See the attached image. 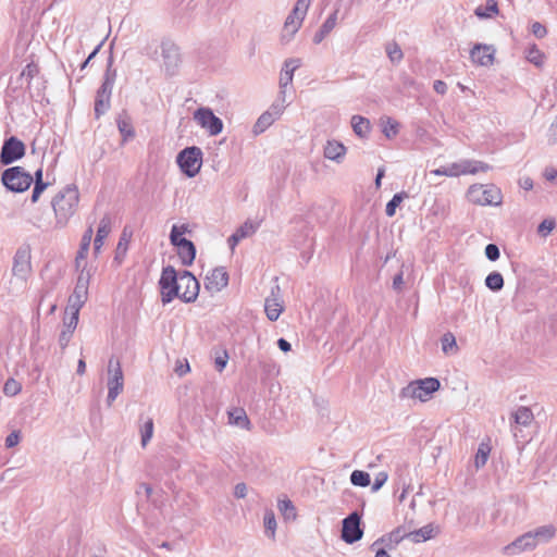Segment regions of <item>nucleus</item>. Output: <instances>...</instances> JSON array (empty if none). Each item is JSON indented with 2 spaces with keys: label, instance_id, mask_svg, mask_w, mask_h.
<instances>
[{
  "label": "nucleus",
  "instance_id": "1",
  "mask_svg": "<svg viewBox=\"0 0 557 557\" xmlns=\"http://www.w3.org/2000/svg\"><path fill=\"white\" fill-rule=\"evenodd\" d=\"M79 201V193L76 186L69 185L60 190L52 200L55 215V225L64 227L76 212Z\"/></svg>",
  "mask_w": 557,
  "mask_h": 557
},
{
  "label": "nucleus",
  "instance_id": "2",
  "mask_svg": "<svg viewBox=\"0 0 557 557\" xmlns=\"http://www.w3.org/2000/svg\"><path fill=\"white\" fill-rule=\"evenodd\" d=\"M441 387V383L436 377H425L411 381L400 391L403 399H418L425 403L432 398V395Z\"/></svg>",
  "mask_w": 557,
  "mask_h": 557
},
{
  "label": "nucleus",
  "instance_id": "3",
  "mask_svg": "<svg viewBox=\"0 0 557 557\" xmlns=\"http://www.w3.org/2000/svg\"><path fill=\"white\" fill-rule=\"evenodd\" d=\"M467 198L478 206H500L503 194L494 184H473L468 188Z\"/></svg>",
  "mask_w": 557,
  "mask_h": 557
},
{
  "label": "nucleus",
  "instance_id": "4",
  "mask_svg": "<svg viewBox=\"0 0 557 557\" xmlns=\"http://www.w3.org/2000/svg\"><path fill=\"white\" fill-rule=\"evenodd\" d=\"M111 66L112 63L110 62L106 70L103 82L97 91L95 100V114L97 117L106 113L110 108L112 89L116 78V71Z\"/></svg>",
  "mask_w": 557,
  "mask_h": 557
},
{
  "label": "nucleus",
  "instance_id": "5",
  "mask_svg": "<svg viewBox=\"0 0 557 557\" xmlns=\"http://www.w3.org/2000/svg\"><path fill=\"white\" fill-rule=\"evenodd\" d=\"M111 66L112 63L110 62L106 70L103 82L97 91L95 100V114L97 117L106 113L110 108L112 89L116 78V71Z\"/></svg>",
  "mask_w": 557,
  "mask_h": 557
},
{
  "label": "nucleus",
  "instance_id": "6",
  "mask_svg": "<svg viewBox=\"0 0 557 557\" xmlns=\"http://www.w3.org/2000/svg\"><path fill=\"white\" fill-rule=\"evenodd\" d=\"M111 66L112 63L110 62L106 70L103 82L97 91L95 100V114L97 117L106 113L110 108L112 89L116 78V71Z\"/></svg>",
  "mask_w": 557,
  "mask_h": 557
},
{
  "label": "nucleus",
  "instance_id": "7",
  "mask_svg": "<svg viewBox=\"0 0 557 557\" xmlns=\"http://www.w3.org/2000/svg\"><path fill=\"white\" fill-rule=\"evenodd\" d=\"M108 396L107 404L111 406L124 388V374L119 359L111 357L108 361Z\"/></svg>",
  "mask_w": 557,
  "mask_h": 557
},
{
  "label": "nucleus",
  "instance_id": "8",
  "mask_svg": "<svg viewBox=\"0 0 557 557\" xmlns=\"http://www.w3.org/2000/svg\"><path fill=\"white\" fill-rule=\"evenodd\" d=\"M202 156L199 147H187L177 154L176 162L186 176L195 177L200 172Z\"/></svg>",
  "mask_w": 557,
  "mask_h": 557
},
{
  "label": "nucleus",
  "instance_id": "9",
  "mask_svg": "<svg viewBox=\"0 0 557 557\" xmlns=\"http://www.w3.org/2000/svg\"><path fill=\"white\" fill-rule=\"evenodd\" d=\"M1 181L9 190L22 193L29 188L34 178L23 168L13 166L3 171Z\"/></svg>",
  "mask_w": 557,
  "mask_h": 557
},
{
  "label": "nucleus",
  "instance_id": "10",
  "mask_svg": "<svg viewBox=\"0 0 557 557\" xmlns=\"http://www.w3.org/2000/svg\"><path fill=\"white\" fill-rule=\"evenodd\" d=\"M89 272L81 271L73 294L69 297L65 313L79 315V310L88 298Z\"/></svg>",
  "mask_w": 557,
  "mask_h": 557
},
{
  "label": "nucleus",
  "instance_id": "11",
  "mask_svg": "<svg viewBox=\"0 0 557 557\" xmlns=\"http://www.w3.org/2000/svg\"><path fill=\"white\" fill-rule=\"evenodd\" d=\"M181 273H176L175 269L168 265L162 270L160 277L161 298L164 305L171 302L177 296V284Z\"/></svg>",
  "mask_w": 557,
  "mask_h": 557
},
{
  "label": "nucleus",
  "instance_id": "12",
  "mask_svg": "<svg viewBox=\"0 0 557 557\" xmlns=\"http://www.w3.org/2000/svg\"><path fill=\"white\" fill-rule=\"evenodd\" d=\"M195 122L210 136H216L223 131V122L220 117L214 115L210 108L202 107L194 112Z\"/></svg>",
  "mask_w": 557,
  "mask_h": 557
},
{
  "label": "nucleus",
  "instance_id": "13",
  "mask_svg": "<svg viewBox=\"0 0 557 557\" xmlns=\"http://www.w3.org/2000/svg\"><path fill=\"white\" fill-rule=\"evenodd\" d=\"M199 294V283L196 277L188 271L181 272V277L177 284V298L185 302L196 300Z\"/></svg>",
  "mask_w": 557,
  "mask_h": 557
},
{
  "label": "nucleus",
  "instance_id": "14",
  "mask_svg": "<svg viewBox=\"0 0 557 557\" xmlns=\"http://www.w3.org/2000/svg\"><path fill=\"white\" fill-rule=\"evenodd\" d=\"M25 154V145L18 138L12 136L4 140L0 152V162L11 164Z\"/></svg>",
  "mask_w": 557,
  "mask_h": 557
},
{
  "label": "nucleus",
  "instance_id": "15",
  "mask_svg": "<svg viewBox=\"0 0 557 557\" xmlns=\"http://www.w3.org/2000/svg\"><path fill=\"white\" fill-rule=\"evenodd\" d=\"M361 518L358 512H351L343 520L342 539L347 544H352L363 536V530L360 527Z\"/></svg>",
  "mask_w": 557,
  "mask_h": 557
},
{
  "label": "nucleus",
  "instance_id": "16",
  "mask_svg": "<svg viewBox=\"0 0 557 557\" xmlns=\"http://www.w3.org/2000/svg\"><path fill=\"white\" fill-rule=\"evenodd\" d=\"M450 177L465 174H476L478 172H487L491 166L487 163L478 160H460L449 164Z\"/></svg>",
  "mask_w": 557,
  "mask_h": 557
},
{
  "label": "nucleus",
  "instance_id": "17",
  "mask_svg": "<svg viewBox=\"0 0 557 557\" xmlns=\"http://www.w3.org/2000/svg\"><path fill=\"white\" fill-rule=\"evenodd\" d=\"M32 271L30 252L27 248H20L14 256L12 272L20 280L25 281Z\"/></svg>",
  "mask_w": 557,
  "mask_h": 557
},
{
  "label": "nucleus",
  "instance_id": "18",
  "mask_svg": "<svg viewBox=\"0 0 557 557\" xmlns=\"http://www.w3.org/2000/svg\"><path fill=\"white\" fill-rule=\"evenodd\" d=\"M304 20V15L295 13V11L292 10V12L287 15L281 32L280 40L283 45H287L293 40L294 36L301 27Z\"/></svg>",
  "mask_w": 557,
  "mask_h": 557
},
{
  "label": "nucleus",
  "instance_id": "19",
  "mask_svg": "<svg viewBox=\"0 0 557 557\" xmlns=\"http://www.w3.org/2000/svg\"><path fill=\"white\" fill-rule=\"evenodd\" d=\"M495 52L492 45L476 44L470 51V58L476 65L490 66L494 62Z\"/></svg>",
  "mask_w": 557,
  "mask_h": 557
},
{
  "label": "nucleus",
  "instance_id": "20",
  "mask_svg": "<svg viewBox=\"0 0 557 557\" xmlns=\"http://www.w3.org/2000/svg\"><path fill=\"white\" fill-rule=\"evenodd\" d=\"M228 283V274L223 267L213 269L205 278V287L210 292H220Z\"/></svg>",
  "mask_w": 557,
  "mask_h": 557
},
{
  "label": "nucleus",
  "instance_id": "21",
  "mask_svg": "<svg viewBox=\"0 0 557 557\" xmlns=\"http://www.w3.org/2000/svg\"><path fill=\"white\" fill-rule=\"evenodd\" d=\"M264 311L270 321H276L283 311V301L280 298V287L272 288L271 295L265 298Z\"/></svg>",
  "mask_w": 557,
  "mask_h": 557
},
{
  "label": "nucleus",
  "instance_id": "22",
  "mask_svg": "<svg viewBox=\"0 0 557 557\" xmlns=\"http://www.w3.org/2000/svg\"><path fill=\"white\" fill-rule=\"evenodd\" d=\"M346 152V146L336 139H329L323 147L324 158L336 163L344 161Z\"/></svg>",
  "mask_w": 557,
  "mask_h": 557
},
{
  "label": "nucleus",
  "instance_id": "23",
  "mask_svg": "<svg viewBox=\"0 0 557 557\" xmlns=\"http://www.w3.org/2000/svg\"><path fill=\"white\" fill-rule=\"evenodd\" d=\"M79 315L75 313H65V317L63 319V330L60 333L59 336V344L62 349L67 347L74 331L77 327Z\"/></svg>",
  "mask_w": 557,
  "mask_h": 557
},
{
  "label": "nucleus",
  "instance_id": "24",
  "mask_svg": "<svg viewBox=\"0 0 557 557\" xmlns=\"http://www.w3.org/2000/svg\"><path fill=\"white\" fill-rule=\"evenodd\" d=\"M536 547L533 537L530 532H527L519 537H517L512 543L505 547V552L507 554H520L523 552L533 550Z\"/></svg>",
  "mask_w": 557,
  "mask_h": 557
},
{
  "label": "nucleus",
  "instance_id": "25",
  "mask_svg": "<svg viewBox=\"0 0 557 557\" xmlns=\"http://www.w3.org/2000/svg\"><path fill=\"white\" fill-rule=\"evenodd\" d=\"M300 66L299 59H287L284 62V66L282 69L280 75V94L285 95V89L293 82L294 72Z\"/></svg>",
  "mask_w": 557,
  "mask_h": 557
},
{
  "label": "nucleus",
  "instance_id": "26",
  "mask_svg": "<svg viewBox=\"0 0 557 557\" xmlns=\"http://www.w3.org/2000/svg\"><path fill=\"white\" fill-rule=\"evenodd\" d=\"M111 228H112V218L110 214H104L99 222L96 238L94 240V251L96 255L100 252V250L104 244V239L110 234Z\"/></svg>",
  "mask_w": 557,
  "mask_h": 557
},
{
  "label": "nucleus",
  "instance_id": "27",
  "mask_svg": "<svg viewBox=\"0 0 557 557\" xmlns=\"http://www.w3.org/2000/svg\"><path fill=\"white\" fill-rule=\"evenodd\" d=\"M337 14L338 9L334 10L333 13H331L327 18L323 22L319 30L315 32L313 35L312 41L315 45L321 44L324 38L336 27L337 25Z\"/></svg>",
  "mask_w": 557,
  "mask_h": 557
},
{
  "label": "nucleus",
  "instance_id": "28",
  "mask_svg": "<svg viewBox=\"0 0 557 557\" xmlns=\"http://www.w3.org/2000/svg\"><path fill=\"white\" fill-rule=\"evenodd\" d=\"M533 537L535 545L549 543L556 535V527L554 524H545L529 531Z\"/></svg>",
  "mask_w": 557,
  "mask_h": 557
},
{
  "label": "nucleus",
  "instance_id": "29",
  "mask_svg": "<svg viewBox=\"0 0 557 557\" xmlns=\"http://www.w3.org/2000/svg\"><path fill=\"white\" fill-rule=\"evenodd\" d=\"M177 248V255L184 265L193 264L196 257V247L190 240H180Z\"/></svg>",
  "mask_w": 557,
  "mask_h": 557
},
{
  "label": "nucleus",
  "instance_id": "30",
  "mask_svg": "<svg viewBox=\"0 0 557 557\" xmlns=\"http://www.w3.org/2000/svg\"><path fill=\"white\" fill-rule=\"evenodd\" d=\"M499 14L497 0H486L485 4L475 8L474 15L480 20H491Z\"/></svg>",
  "mask_w": 557,
  "mask_h": 557
},
{
  "label": "nucleus",
  "instance_id": "31",
  "mask_svg": "<svg viewBox=\"0 0 557 557\" xmlns=\"http://www.w3.org/2000/svg\"><path fill=\"white\" fill-rule=\"evenodd\" d=\"M438 533H440L438 525H436L434 523H429L413 532H410L408 534V536L413 542H422V541H428V540L435 537Z\"/></svg>",
  "mask_w": 557,
  "mask_h": 557
},
{
  "label": "nucleus",
  "instance_id": "32",
  "mask_svg": "<svg viewBox=\"0 0 557 557\" xmlns=\"http://www.w3.org/2000/svg\"><path fill=\"white\" fill-rule=\"evenodd\" d=\"M228 423L244 430H250V421L243 408H233L228 411Z\"/></svg>",
  "mask_w": 557,
  "mask_h": 557
},
{
  "label": "nucleus",
  "instance_id": "33",
  "mask_svg": "<svg viewBox=\"0 0 557 557\" xmlns=\"http://www.w3.org/2000/svg\"><path fill=\"white\" fill-rule=\"evenodd\" d=\"M92 234H94L92 225H89L82 236L81 247H79V250H78L76 259H75L77 268L81 267L82 261H84L87 257L89 246H90V243L92 239Z\"/></svg>",
  "mask_w": 557,
  "mask_h": 557
},
{
  "label": "nucleus",
  "instance_id": "34",
  "mask_svg": "<svg viewBox=\"0 0 557 557\" xmlns=\"http://www.w3.org/2000/svg\"><path fill=\"white\" fill-rule=\"evenodd\" d=\"M351 127L354 133L360 138H367L371 132L370 121L361 115H352Z\"/></svg>",
  "mask_w": 557,
  "mask_h": 557
},
{
  "label": "nucleus",
  "instance_id": "35",
  "mask_svg": "<svg viewBox=\"0 0 557 557\" xmlns=\"http://www.w3.org/2000/svg\"><path fill=\"white\" fill-rule=\"evenodd\" d=\"M116 124L119 132L122 135L123 141H127L135 137V131L129 116L126 114L120 115L116 120Z\"/></svg>",
  "mask_w": 557,
  "mask_h": 557
},
{
  "label": "nucleus",
  "instance_id": "36",
  "mask_svg": "<svg viewBox=\"0 0 557 557\" xmlns=\"http://www.w3.org/2000/svg\"><path fill=\"white\" fill-rule=\"evenodd\" d=\"M512 419L517 425L529 426L533 422L534 416L529 407L521 406L512 413Z\"/></svg>",
  "mask_w": 557,
  "mask_h": 557
},
{
  "label": "nucleus",
  "instance_id": "37",
  "mask_svg": "<svg viewBox=\"0 0 557 557\" xmlns=\"http://www.w3.org/2000/svg\"><path fill=\"white\" fill-rule=\"evenodd\" d=\"M441 347L446 356L456 355L458 352V345L455 335L450 332L445 333L441 338Z\"/></svg>",
  "mask_w": 557,
  "mask_h": 557
},
{
  "label": "nucleus",
  "instance_id": "38",
  "mask_svg": "<svg viewBox=\"0 0 557 557\" xmlns=\"http://www.w3.org/2000/svg\"><path fill=\"white\" fill-rule=\"evenodd\" d=\"M132 232H129L126 227L123 230L117 246H116V252H115V260H119V262L122 261L124 256L126 255V251L128 249V244L131 242Z\"/></svg>",
  "mask_w": 557,
  "mask_h": 557
},
{
  "label": "nucleus",
  "instance_id": "39",
  "mask_svg": "<svg viewBox=\"0 0 557 557\" xmlns=\"http://www.w3.org/2000/svg\"><path fill=\"white\" fill-rule=\"evenodd\" d=\"M162 57L164 60V64L168 70L174 69L178 62V52L174 46H163L162 47Z\"/></svg>",
  "mask_w": 557,
  "mask_h": 557
},
{
  "label": "nucleus",
  "instance_id": "40",
  "mask_svg": "<svg viewBox=\"0 0 557 557\" xmlns=\"http://www.w3.org/2000/svg\"><path fill=\"white\" fill-rule=\"evenodd\" d=\"M491 447L487 443H481L474 457V466L476 469L482 468L487 462Z\"/></svg>",
  "mask_w": 557,
  "mask_h": 557
},
{
  "label": "nucleus",
  "instance_id": "41",
  "mask_svg": "<svg viewBox=\"0 0 557 557\" xmlns=\"http://www.w3.org/2000/svg\"><path fill=\"white\" fill-rule=\"evenodd\" d=\"M263 524H264L265 534L269 537L274 539L275 531H276V519H275V515H274L273 510H271V509L265 510L264 517H263Z\"/></svg>",
  "mask_w": 557,
  "mask_h": 557
},
{
  "label": "nucleus",
  "instance_id": "42",
  "mask_svg": "<svg viewBox=\"0 0 557 557\" xmlns=\"http://www.w3.org/2000/svg\"><path fill=\"white\" fill-rule=\"evenodd\" d=\"M276 120L270 113H262L253 125V133L259 135L268 129Z\"/></svg>",
  "mask_w": 557,
  "mask_h": 557
},
{
  "label": "nucleus",
  "instance_id": "43",
  "mask_svg": "<svg viewBox=\"0 0 557 557\" xmlns=\"http://www.w3.org/2000/svg\"><path fill=\"white\" fill-rule=\"evenodd\" d=\"M189 232L187 224L182 225H173L171 233H170V242L173 246L178 247L180 244H177L180 240H187L183 235L185 233Z\"/></svg>",
  "mask_w": 557,
  "mask_h": 557
},
{
  "label": "nucleus",
  "instance_id": "44",
  "mask_svg": "<svg viewBox=\"0 0 557 557\" xmlns=\"http://www.w3.org/2000/svg\"><path fill=\"white\" fill-rule=\"evenodd\" d=\"M485 285L493 292H498L504 287V278L499 272H492L485 278Z\"/></svg>",
  "mask_w": 557,
  "mask_h": 557
},
{
  "label": "nucleus",
  "instance_id": "45",
  "mask_svg": "<svg viewBox=\"0 0 557 557\" xmlns=\"http://www.w3.org/2000/svg\"><path fill=\"white\" fill-rule=\"evenodd\" d=\"M350 482L355 486L366 487L371 483L370 474L362 470H355L350 474Z\"/></svg>",
  "mask_w": 557,
  "mask_h": 557
},
{
  "label": "nucleus",
  "instance_id": "46",
  "mask_svg": "<svg viewBox=\"0 0 557 557\" xmlns=\"http://www.w3.org/2000/svg\"><path fill=\"white\" fill-rule=\"evenodd\" d=\"M277 507L280 512L286 519H295L296 518V508L289 499H278Z\"/></svg>",
  "mask_w": 557,
  "mask_h": 557
},
{
  "label": "nucleus",
  "instance_id": "47",
  "mask_svg": "<svg viewBox=\"0 0 557 557\" xmlns=\"http://www.w3.org/2000/svg\"><path fill=\"white\" fill-rule=\"evenodd\" d=\"M259 224L253 223L251 221H246L244 224H242L234 233L240 238L244 239L246 237L251 236L256 233Z\"/></svg>",
  "mask_w": 557,
  "mask_h": 557
},
{
  "label": "nucleus",
  "instance_id": "48",
  "mask_svg": "<svg viewBox=\"0 0 557 557\" xmlns=\"http://www.w3.org/2000/svg\"><path fill=\"white\" fill-rule=\"evenodd\" d=\"M407 197L406 193H398L393 196V198L386 205V215L393 216L396 212V208L401 203V201Z\"/></svg>",
  "mask_w": 557,
  "mask_h": 557
},
{
  "label": "nucleus",
  "instance_id": "49",
  "mask_svg": "<svg viewBox=\"0 0 557 557\" xmlns=\"http://www.w3.org/2000/svg\"><path fill=\"white\" fill-rule=\"evenodd\" d=\"M285 108V95L280 94V100L274 102L265 112L270 113L274 120H277L283 114Z\"/></svg>",
  "mask_w": 557,
  "mask_h": 557
},
{
  "label": "nucleus",
  "instance_id": "50",
  "mask_svg": "<svg viewBox=\"0 0 557 557\" xmlns=\"http://www.w3.org/2000/svg\"><path fill=\"white\" fill-rule=\"evenodd\" d=\"M386 53H387L388 59L393 63H399L404 57L400 47L395 42L388 44L386 46Z\"/></svg>",
  "mask_w": 557,
  "mask_h": 557
},
{
  "label": "nucleus",
  "instance_id": "51",
  "mask_svg": "<svg viewBox=\"0 0 557 557\" xmlns=\"http://www.w3.org/2000/svg\"><path fill=\"white\" fill-rule=\"evenodd\" d=\"M140 433H141V445L143 447H145L148 442L151 440L152 435H153V421L152 419H148L141 430H140Z\"/></svg>",
  "mask_w": 557,
  "mask_h": 557
},
{
  "label": "nucleus",
  "instance_id": "52",
  "mask_svg": "<svg viewBox=\"0 0 557 557\" xmlns=\"http://www.w3.org/2000/svg\"><path fill=\"white\" fill-rule=\"evenodd\" d=\"M21 389H22V385L14 379L7 380V382L4 383V386H3V393L7 396H11V397L17 395L21 392Z\"/></svg>",
  "mask_w": 557,
  "mask_h": 557
},
{
  "label": "nucleus",
  "instance_id": "53",
  "mask_svg": "<svg viewBox=\"0 0 557 557\" xmlns=\"http://www.w3.org/2000/svg\"><path fill=\"white\" fill-rule=\"evenodd\" d=\"M555 226H556L555 220L545 219L537 226V233L542 237H547L550 234V232L555 228Z\"/></svg>",
  "mask_w": 557,
  "mask_h": 557
},
{
  "label": "nucleus",
  "instance_id": "54",
  "mask_svg": "<svg viewBox=\"0 0 557 557\" xmlns=\"http://www.w3.org/2000/svg\"><path fill=\"white\" fill-rule=\"evenodd\" d=\"M383 133L387 138H392L398 133V123L393 119H387L383 124Z\"/></svg>",
  "mask_w": 557,
  "mask_h": 557
},
{
  "label": "nucleus",
  "instance_id": "55",
  "mask_svg": "<svg viewBox=\"0 0 557 557\" xmlns=\"http://www.w3.org/2000/svg\"><path fill=\"white\" fill-rule=\"evenodd\" d=\"M227 361H228V355H227L226 350L218 352L215 358H214L215 369L219 372H222L225 369V367L227 364Z\"/></svg>",
  "mask_w": 557,
  "mask_h": 557
},
{
  "label": "nucleus",
  "instance_id": "56",
  "mask_svg": "<svg viewBox=\"0 0 557 557\" xmlns=\"http://www.w3.org/2000/svg\"><path fill=\"white\" fill-rule=\"evenodd\" d=\"M312 0H297L294 7L295 13H299L306 17L308 9L311 5Z\"/></svg>",
  "mask_w": 557,
  "mask_h": 557
},
{
  "label": "nucleus",
  "instance_id": "57",
  "mask_svg": "<svg viewBox=\"0 0 557 557\" xmlns=\"http://www.w3.org/2000/svg\"><path fill=\"white\" fill-rule=\"evenodd\" d=\"M528 60L535 65H541L543 63V55L539 49L533 47L529 50Z\"/></svg>",
  "mask_w": 557,
  "mask_h": 557
},
{
  "label": "nucleus",
  "instance_id": "58",
  "mask_svg": "<svg viewBox=\"0 0 557 557\" xmlns=\"http://www.w3.org/2000/svg\"><path fill=\"white\" fill-rule=\"evenodd\" d=\"M47 186L48 184L44 183V181L35 182V186L32 193L33 202H36L39 199L41 193L47 188Z\"/></svg>",
  "mask_w": 557,
  "mask_h": 557
},
{
  "label": "nucleus",
  "instance_id": "59",
  "mask_svg": "<svg viewBox=\"0 0 557 557\" xmlns=\"http://www.w3.org/2000/svg\"><path fill=\"white\" fill-rule=\"evenodd\" d=\"M485 256L491 261L497 260L499 258V248L495 244H488L485 247Z\"/></svg>",
  "mask_w": 557,
  "mask_h": 557
},
{
  "label": "nucleus",
  "instance_id": "60",
  "mask_svg": "<svg viewBox=\"0 0 557 557\" xmlns=\"http://www.w3.org/2000/svg\"><path fill=\"white\" fill-rule=\"evenodd\" d=\"M387 481V474L385 472H380L374 479L373 484L371 485L372 492H377Z\"/></svg>",
  "mask_w": 557,
  "mask_h": 557
},
{
  "label": "nucleus",
  "instance_id": "61",
  "mask_svg": "<svg viewBox=\"0 0 557 557\" xmlns=\"http://www.w3.org/2000/svg\"><path fill=\"white\" fill-rule=\"evenodd\" d=\"M20 441H21L20 432L18 431H13L5 438V447L7 448H12V447L16 446L20 443Z\"/></svg>",
  "mask_w": 557,
  "mask_h": 557
},
{
  "label": "nucleus",
  "instance_id": "62",
  "mask_svg": "<svg viewBox=\"0 0 557 557\" xmlns=\"http://www.w3.org/2000/svg\"><path fill=\"white\" fill-rule=\"evenodd\" d=\"M190 371V367H189V363L187 360H178L176 362V366H175V369H174V372L178 375V376H183L185 375L186 373H188Z\"/></svg>",
  "mask_w": 557,
  "mask_h": 557
},
{
  "label": "nucleus",
  "instance_id": "63",
  "mask_svg": "<svg viewBox=\"0 0 557 557\" xmlns=\"http://www.w3.org/2000/svg\"><path fill=\"white\" fill-rule=\"evenodd\" d=\"M532 33L535 37L537 38H543L546 36L547 34V30H546V27L544 25H542L541 23L539 22H535L533 23L532 25Z\"/></svg>",
  "mask_w": 557,
  "mask_h": 557
},
{
  "label": "nucleus",
  "instance_id": "64",
  "mask_svg": "<svg viewBox=\"0 0 557 557\" xmlns=\"http://www.w3.org/2000/svg\"><path fill=\"white\" fill-rule=\"evenodd\" d=\"M38 73V69L35 64L33 63H29L27 64L23 71H22V76H25L27 77L28 79H32L33 77L36 76V74Z\"/></svg>",
  "mask_w": 557,
  "mask_h": 557
}]
</instances>
